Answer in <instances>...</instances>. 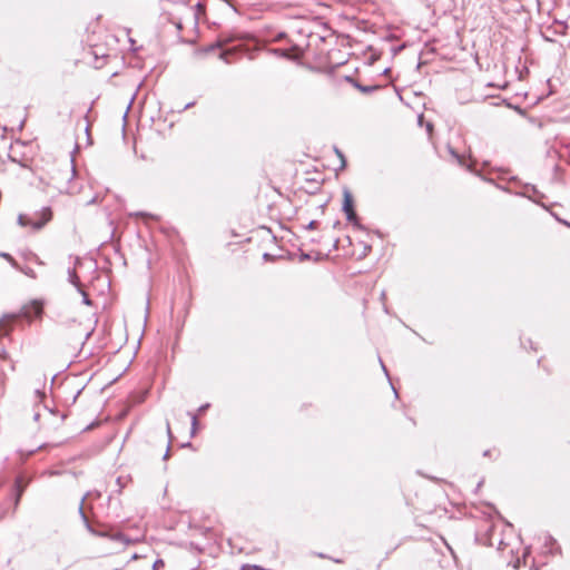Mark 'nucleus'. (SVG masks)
Segmentation results:
<instances>
[{
  "instance_id": "nucleus-10",
  "label": "nucleus",
  "mask_w": 570,
  "mask_h": 570,
  "mask_svg": "<svg viewBox=\"0 0 570 570\" xmlns=\"http://www.w3.org/2000/svg\"><path fill=\"white\" fill-rule=\"evenodd\" d=\"M81 294H82V296H83V303H85V304H87V305H89V304H90V301L88 299L87 295H86L83 292H81Z\"/></svg>"
},
{
  "instance_id": "nucleus-9",
  "label": "nucleus",
  "mask_w": 570,
  "mask_h": 570,
  "mask_svg": "<svg viewBox=\"0 0 570 570\" xmlns=\"http://www.w3.org/2000/svg\"><path fill=\"white\" fill-rule=\"evenodd\" d=\"M164 566V562L161 560H157L155 563H154V570H157V568L159 567H163Z\"/></svg>"
},
{
  "instance_id": "nucleus-17",
  "label": "nucleus",
  "mask_w": 570,
  "mask_h": 570,
  "mask_svg": "<svg viewBox=\"0 0 570 570\" xmlns=\"http://www.w3.org/2000/svg\"><path fill=\"white\" fill-rule=\"evenodd\" d=\"M314 225H315V222H312V223L309 224V227H311V228H313V227H314Z\"/></svg>"
},
{
  "instance_id": "nucleus-8",
  "label": "nucleus",
  "mask_w": 570,
  "mask_h": 570,
  "mask_svg": "<svg viewBox=\"0 0 570 570\" xmlns=\"http://www.w3.org/2000/svg\"><path fill=\"white\" fill-rule=\"evenodd\" d=\"M240 570H259V566L245 564Z\"/></svg>"
},
{
  "instance_id": "nucleus-2",
  "label": "nucleus",
  "mask_w": 570,
  "mask_h": 570,
  "mask_svg": "<svg viewBox=\"0 0 570 570\" xmlns=\"http://www.w3.org/2000/svg\"><path fill=\"white\" fill-rule=\"evenodd\" d=\"M22 314L24 317L32 320L33 317H40L42 314V305L41 303L35 301L28 305H26L22 309Z\"/></svg>"
},
{
  "instance_id": "nucleus-7",
  "label": "nucleus",
  "mask_w": 570,
  "mask_h": 570,
  "mask_svg": "<svg viewBox=\"0 0 570 570\" xmlns=\"http://www.w3.org/2000/svg\"><path fill=\"white\" fill-rule=\"evenodd\" d=\"M2 257H4L7 259V262H9L14 268L17 269H20V266L18 265V263L13 259V257L9 254H1Z\"/></svg>"
},
{
  "instance_id": "nucleus-4",
  "label": "nucleus",
  "mask_w": 570,
  "mask_h": 570,
  "mask_svg": "<svg viewBox=\"0 0 570 570\" xmlns=\"http://www.w3.org/2000/svg\"><path fill=\"white\" fill-rule=\"evenodd\" d=\"M12 316H4L0 320V336L8 334L7 326L12 322Z\"/></svg>"
},
{
  "instance_id": "nucleus-3",
  "label": "nucleus",
  "mask_w": 570,
  "mask_h": 570,
  "mask_svg": "<svg viewBox=\"0 0 570 570\" xmlns=\"http://www.w3.org/2000/svg\"><path fill=\"white\" fill-rule=\"evenodd\" d=\"M343 210L345 212L347 219L353 222L356 217L355 212L353 210V197L348 190H344V203Z\"/></svg>"
},
{
  "instance_id": "nucleus-1",
  "label": "nucleus",
  "mask_w": 570,
  "mask_h": 570,
  "mask_svg": "<svg viewBox=\"0 0 570 570\" xmlns=\"http://www.w3.org/2000/svg\"><path fill=\"white\" fill-rule=\"evenodd\" d=\"M37 216L39 219L30 218L27 215H19L18 223L20 226H31L33 229H40L51 219V210L50 208H42Z\"/></svg>"
},
{
  "instance_id": "nucleus-12",
  "label": "nucleus",
  "mask_w": 570,
  "mask_h": 570,
  "mask_svg": "<svg viewBox=\"0 0 570 570\" xmlns=\"http://www.w3.org/2000/svg\"><path fill=\"white\" fill-rule=\"evenodd\" d=\"M196 424H197V417L194 415L193 416V428L194 429L196 428Z\"/></svg>"
},
{
  "instance_id": "nucleus-11",
  "label": "nucleus",
  "mask_w": 570,
  "mask_h": 570,
  "mask_svg": "<svg viewBox=\"0 0 570 570\" xmlns=\"http://www.w3.org/2000/svg\"><path fill=\"white\" fill-rule=\"evenodd\" d=\"M229 55V51H225L220 55L222 59L227 61V56Z\"/></svg>"
},
{
  "instance_id": "nucleus-15",
  "label": "nucleus",
  "mask_w": 570,
  "mask_h": 570,
  "mask_svg": "<svg viewBox=\"0 0 570 570\" xmlns=\"http://www.w3.org/2000/svg\"><path fill=\"white\" fill-rule=\"evenodd\" d=\"M21 271H22L24 274H27V275H30V276H31V271H23V269H21Z\"/></svg>"
},
{
  "instance_id": "nucleus-13",
  "label": "nucleus",
  "mask_w": 570,
  "mask_h": 570,
  "mask_svg": "<svg viewBox=\"0 0 570 570\" xmlns=\"http://www.w3.org/2000/svg\"><path fill=\"white\" fill-rule=\"evenodd\" d=\"M426 129H428L429 132H431L432 131V125L428 124Z\"/></svg>"
},
{
  "instance_id": "nucleus-5",
  "label": "nucleus",
  "mask_w": 570,
  "mask_h": 570,
  "mask_svg": "<svg viewBox=\"0 0 570 570\" xmlns=\"http://www.w3.org/2000/svg\"><path fill=\"white\" fill-rule=\"evenodd\" d=\"M275 53H277L281 57L289 58V59L298 57V55H292L288 50H282V49L275 50Z\"/></svg>"
},
{
  "instance_id": "nucleus-16",
  "label": "nucleus",
  "mask_w": 570,
  "mask_h": 570,
  "mask_svg": "<svg viewBox=\"0 0 570 570\" xmlns=\"http://www.w3.org/2000/svg\"><path fill=\"white\" fill-rule=\"evenodd\" d=\"M422 120H423V116H420V117H419V121H420V124H422Z\"/></svg>"
},
{
  "instance_id": "nucleus-14",
  "label": "nucleus",
  "mask_w": 570,
  "mask_h": 570,
  "mask_svg": "<svg viewBox=\"0 0 570 570\" xmlns=\"http://www.w3.org/2000/svg\"><path fill=\"white\" fill-rule=\"evenodd\" d=\"M208 407V404L207 405H204L199 409L200 412L205 411L206 409Z\"/></svg>"
},
{
  "instance_id": "nucleus-6",
  "label": "nucleus",
  "mask_w": 570,
  "mask_h": 570,
  "mask_svg": "<svg viewBox=\"0 0 570 570\" xmlns=\"http://www.w3.org/2000/svg\"><path fill=\"white\" fill-rule=\"evenodd\" d=\"M69 282L76 286H78V276L73 269L68 272Z\"/></svg>"
}]
</instances>
